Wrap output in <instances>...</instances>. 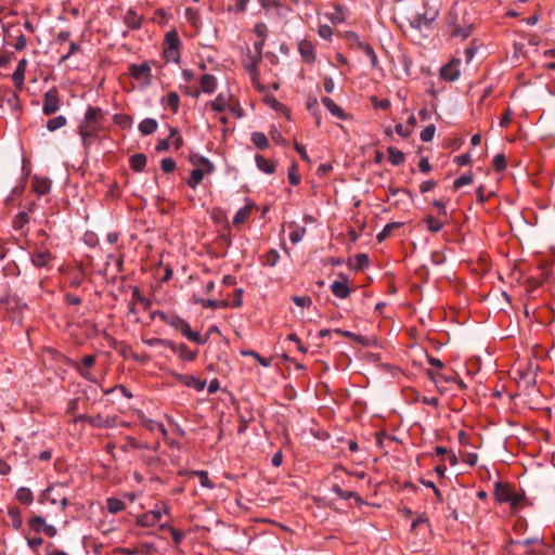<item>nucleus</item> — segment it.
<instances>
[{"mask_svg":"<svg viewBox=\"0 0 555 555\" xmlns=\"http://www.w3.org/2000/svg\"><path fill=\"white\" fill-rule=\"evenodd\" d=\"M470 30H472V25L466 26V27L456 26L452 30V36L461 37L462 39H466L470 35Z\"/></svg>","mask_w":555,"mask_h":555,"instance_id":"64","label":"nucleus"},{"mask_svg":"<svg viewBox=\"0 0 555 555\" xmlns=\"http://www.w3.org/2000/svg\"><path fill=\"white\" fill-rule=\"evenodd\" d=\"M461 60L452 59L448 64L440 68V77L447 81H455L460 78Z\"/></svg>","mask_w":555,"mask_h":555,"instance_id":"7","label":"nucleus"},{"mask_svg":"<svg viewBox=\"0 0 555 555\" xmlns=\"http://www.w3.org/2000/svg\"><path fill=\"white\" fill-rule=\"evenodd\" d=\"M473 183V175L470 172L462 175L461 177L456 178L453 182V190L457 191L464 185Z\"/></svg>","mask_w":555,"mask_h":555,"instance_id":"52","label":"nucleus"},{"mask_svg":"<svg viewBox=\"0 0 555 555\" xmlns=\"http://www.w3.org/2000/svg\"><path fill=\"white\" fill-rule=\"evenodd\" d=\"M340 280L334 281L331 284V291L339 299H346L350 295L348 287V278L344 273L339 274Z\"/></svg>","mask_w":555,"mask_h":555,"instance_id":"8","label":"nucleus"},{"mask_svg":"<svg viewBox=\"0 0 555 555\" xmlns=\"http://www.w3.org/2000/svg\"><path fill=\"white\" fill-rule=\"evenodd\" d=\"M190 162L193 165H201L206 173H212L215 171V165L205 156L199 155L197 153H193L189 157Z\"/></svg>","mask_w":555,"mask_h":555,"instance_id":"16","label":"nucleus"},{"mask_svg":"<svg viewBox=\"0 0 555 555\" xmlns=\"http://www.w3.org/2000/svg\"><path fill=\"white\" fill-rule=\"evenodd\" d=\"M63 488V485H54L49 487L44 492L43 496L51 504H57L61 498V494L57 492V489Z\"/></svg>","mask_w":555,"mask_h":555,"instance_id":"35","label":"nucleus"},{"mask_svg":"<svg viewBox=\"0 0 555 555\" xmlns=\"http://www.w3.org/2000/svg\"><path fill=\"white\" fill-rule=\"evenodd\" d=\"M333 332L338 335H341L344 337H347L362 346H369V339L362 335L352 333L350 331L341 330V328H335Z\"/></svg>","mask_w":555,"mask_h":555,"instance_id":"28","label":"nucleus"},{"mask_svg":"<svg viewBox=\"0 0 555 555\" xmlns=\"http://www.w3.org/2000/svg\"><path fill=\"white\" fill-rule=\"evenodd\" d=\"M8 515L11 518L12 527L14 530L21 529L23 520L21 517V511L18 507H9Z\"/></svg>","mask_w":555,"mask_h":555,"instance_id":"38","label":"nucleus"},{"mask_svg":"<svg viewBox=\"0 0 555 555\" xmlns=\"http://www.w3.org/2000/svg\"><path fill=\"white\" fill-rule=\"evenodd\" d=\"M332 491L340 499L343 500H348L350 498H353L358 503H362V499L360 498V495L354 492V491H347V490H344L337 483H334L332 486Z\"/></svg>","mask_w":555,"mask_h":555,"instance_id":"26","label":"nucleus"},{"mask_svg":"<svg viewBox=\"0 0 555 555\" xmlns=\"http://www.w3.org/2000/svg\"><path fill=\"white\" fill-rule=\"evenodd\" d=\"M205 173H206V171L204 169H201V168L193 169L191 171L190 178L186 181L188 185L191 189L196 190L197 185L203 181Z\"/></svg>","mask_w":555,"mask_h":555,"instance_id":"32","label":"nucleus"},{"mask_svg":"<svg viewBox=\"0 0 555 555\" xmlns=\"http://www.w3.org/2000/svg\"><path fill=\"white\" fill-rule=\"evenodd\" d=\"M113 120L122 129L130 128L132 125V117L127 114H115Z\"/></svg>","mask_w":555,"mask_h":555,"instance_id":"46","label":"nucleus"},{"mask_svg":"<svg viewBox=\"0 0 555 555\" xmlns=\"http://www.w3.org/2000/svg\"><path fill=\"white\" fill-rule=\"evenodd\" d=\"M401 227V223L400 222H390L388 224H386L384 227V229L377 234L376 238L377 241L380 243L383 242L386 237H388L391 233V231L396 228H399Z\"/></svg>","mask_w":555,"mask_h":555,"instance_id":"50","label":"nucleus"},{"mask_svg":"<svg viewBox=\"0 0 555 555\" xmlns=\"http://www.w3.org/2000/svg\"><path fill=\"white\" fill-rule=\"evenodd\" d=\"M427 375L438 387L440 384L450 383H456L461 388L465 387L459 375L451 370L449 372L444 369L438 371L427 370Z\"/></svg>","mask_w":555,"mask_h":555,"instance_id":"3","label":"nucleus"},{"mask_svg":"<svg viewBox=\"0 0 555 555\" xmlns=\"http://www.w3.org/2000/svg\"><path fill=\"white\" fill-rule=\"evenodd\" d=\"M298 50H299V53H300L302 60L306 63L311 64L314 62L315 55H314L313 46L311 42L306 41V40L301 41L298 46Z\"/></svg>","mask_w":555,"mask_h":555,"instance_id":"17","label":"nucleus"},{"mask_svg":"<svg viewBox=\"0 0 555 555\" xmlns=\"http://www.w3.org/2000/svg\"><path fill=\"white\" fill-rule=\"evenodd\" d=\"M47 351L53 357V359L57 360V361H61L62 363L66 364V365H69L72 367H74L81 377H83L85 379H88V380H93L92 377H91V373L90 372H87L85 371L78 362L76 361H73L70 360L69 358H67L65 354L61 353L60 351L53 349V348H48Z\"/></svg>","mask_w":555,"mask_h":555,"instance_id":"6","label":"nucleus"},{"mask_svg":"<svg viewBox=\"0 0 555 555\" xmlns=\"http://www.w3.org/2000/svg\"><path fill=\"white\" fill-rule=\"evenodd\" d=\"M172 351L179 353L180 359L184 361L192 362L197 358V351L190 350L185 344H180L177 346V349Z\"/></svg>","mask_w":555,"mask_h":555,"instance_id":"30","label":"nucleus"},{"mask_svg":"<svg viewBox=\"0 0 555 555\" xmlns=\"http://www.w3.org/2000/svg\"><path fill=\"white\" fill-rule=\"evenodd\" d=\"M387 153H388V160L393 166H399V165L403 164L405 160L404 153L401 152L400 150H398L397 147L389 146L387 149Z\"/></svg>","mask_w":555,"mask_h":555,"instance_id":"29","label":"nucleus"},{"mask_svg":"<svg viewBox=\"0 0 555 555\" xmlns=\"http://www.w3.org/2000/svg\"><path fill=\"white\" fill-rule=\"evenodd\" d=\"M306 234V228L304 227H296L294 231L289 234V240L293 244L299 243Z\"/></svg>","mask_w":555,"mask_h":555,"instance_id":"56","label":"nucleus"},{"mask_svg":"<svg viewBox=\"0 0 555 555\" xmlns=\"http://www.w3.org/2000/svg\"><path fill=\"white\" fill-rule=\"evenodd\" d=\"M438 16L439 10L437 8H431L428 4H425L424 12L414 15L410 21V26L417 30H422L423 27L430 28Z\"/></svg>","mask_w":555,"mask_h":555,"instance_id":"2","label":"nucleus"},{"mask_svg":"<svg viewBox=\"0 0 555 555\" xmlns=\"http://www.w3.org/2000/svg\"><path fill=\"white\" fill-rule=\"evenodd\" d=\"M435 132L436 127L435 125L430 124L422 130L420 138L423 142H430L434 139Z\"/></svg>","mask_w":555,"mask_h":555,"instance_id":"53","label":"nucleus"},{"mask_svg":"<svg viewBox=\"0 0 555 555\" xmlns=\"http://www.w3.org/2000/svg\"><path fill=\"white\" fill-rule=\"evenodd\" d=\"M164 512H167L165 504L156 505L155 509L139 515L135 519L137 525L141 527H152L162 519Z\"/></svg>","mask_w":555,"mask_h":555,"instance_id":"4","label":"nucleus"},{"mask_svg":"<svg viewBox=\"0 0 555 555\" xmlns=\"http://www.w3.org/2000/svg\"><path fill=\"white\" fill-rule=\"evenodd\" d=\"M142 341H143V344H145L150 347L163 346V347L169 348L171 350L177 349L176 343H173L172 340H169V339L153 337V338H143Z\"/></svg>","mask_w":555,"mask_h":555,"instance_id":"27","label":"nucleus"},{"mask_svg":"<svg viewBox=\"0 0 555 555\" xmlns=\"http://www.w3.org/2000/svg\"><path fill=\"white\" fill-rule=\"evenodd\" d=\"M493 168L496 172H501L506 168V158L505 155L500 153L496 154L493 158Z\"/></svg>","mask_w":555,"mask_h":555,"instance_id":"54","label":"nucleus"},{"mask_svg":"<svg viewBox=\"0 0 555 555\" xmlns=\"http://www.w3.org/2000/svg\"><path fill=\"white\" fill-rule=\"evenodd\" d=\"M178 379L184 384L185 386L190 387V388H193L195 390H203L206 386V382L196 377V376H193V375H178Z\"/></svg>","mask_w":555,"mask_h":555,"instance_id":"14","label":"nucleus"},{"mask_svg":"<svg viewBox=\"0 0 555 555\" xmlns=\"http://www.w3.org/2000/svg\"><path fill=\"white\" fill-rule=\"evenodd\" d=\"M370 264V258L366 254H358L354 257V264L353 269L359 271L363 270L364 268L369 267Z\"/></svg>","mask_w":555,"mask_h":555,"instance_id":"49","label":"nucleus"},{"mask_svg":"<svg viewBox=\"0 0 555 555\" xmlns=\"http://www.w3.org/2000/svg\"><path fill=\"white\" fill-rule=\"evenodd\" d=\"M27 64L28 62L26 59L20 60L14 73L12 74V81L14 83V87L18 90L23 89L24 87Z\"/></svg>","mask_w":555,"mask_h":555,"instance_id":"11","label":"nucleus"},{"mask_svg":"<svg viewBox=\"0 0 555 555\" xmlns=\"http://www.w3.org/2000/svg\"><path fill=\"white\" fill-rule=\"evenodd\" d=\"M165 42H166L167 47H170V48H179V46L181 43L179 35L176 30H170L166 34Z\"/></svg>","mask_w":555,"mask_h":555,"instance_id":"51","label":"nucleus"},{"mask_svg":"<svg viewBox=\"0 0 555 555\" xmlns=\"http://www.w3.org/2000/svg\"><path fill=\"white\" fill-rule=\"evenodd\" d=\"M251 142L259 150H264L269 146V141L267 135L263 132H253L250 137Z\"/></svg>","mask_w":555,"mask_h":555,"instance_id":"37","label":"nucleus"},{"mask_svg":"<svg viewBox=\"0 0 555 555\" xmlns=\"http://www.w3.org/2000/svg\"><path fill=\"white\" fill-rule=\"evenodd\" d=\"M91 426L94 427H111L115 423V418H87Z\"/></svg>","mask_w":555,"mask_h":555,"instance_id":"55","label":"nucleus"},{"mask_svg":"<svg viewBox=\"0 0 555 555\" xmlns=\"http://www.w3.org/2000/svg\"><path fill=\"white\" fill-rule=\"evenodd\" d=\"M512 486L508 482H495L494 486V498L499 503H507L511 500Z\"/></svg>","mask_w":555,"mask_h":555,"instance_id":"12","label":"nucleus"},{"mask_svg":"<svg viewBox=\"0 0 555 555\" xmlns=\"http://www.w3.org/2000/svg\"><path fill=\"white\" fill-rule=\"evenodd\" d=\"M347 38L352 42L353 46H356L358 49H360L363 52L371 47V44L369 42L362 41L360 39V37L358 36V34H356L353 31L347 33Z\"/></svg>","mask_w":555,"mask_h":555,"instance_id":"43","label":"nucleus"},{"mask_svg":"<svg viewBox=\"0 0 555 555\" xmlns=\"http://www.w3.org/2000/svg\"><path fill=\"white\" fill-rule=\"evenodd\" d=\"M52 260L53 256L48 249H37L31 254V263L36 268H48Z\"/></svg>","mask_w":555,"mask_h":555,"instance_id":"10","label":"nucleus"},{"mask_svg":"<svg viewBox=\"0 0 555 555\" xmlns=\"http://www.w3.org/2000/svg\"><path fill=\"white\" fill-rule=\"evenodd\" d=\"M371 102L376 109L386 111L391 106V103L388 99L378 100L377 96H372Z\"/></svg>","mask_w":555,"mask_h":555,"instance_id":"59","label":"nucleus"},{"mask_svg":"<svg viewBox=\"0 0 555 555\" xmlns=\"http://www.w3.org/2000/svg\"><path fill=\"white\" fill-rule=\"evenodd\" d=\"M138 128L142 135H150L157 130L158 122L154 118H145L139 124Z\"/></svg>","mask_w":555,"mask_h":555,"instance_id":"23","label":"nucleus"},{"mask_svg":"<svg viewBox=\"0 0 555 555\" xmlns=\"http://www.w3.org/2000/svg\"><path fill=\"white\" fill-rule=\"evenodd\" d=\"M124 22L130 29H139L142 26L143 16L138 15L133 9H129L125 14Z\"/></svg>","mask_w":555,"mask_h":555,"instance_id":"19","label":"nucleus"},{"mask_svg":"<svg viewBox=\"0 0 555 555\" xmlns=\"http://www.w3.org/2000/svg\"><path fill=\"white\" fill-rule=\"evenodd\" d=\"M164 57L166 59L167 62L179 63V61H180L179 48L166 47L164 49Z\"/></svg>","mask_w":555,"mask_h":555,"instance_id":"48","label":"nucleus"},{"mask_svg":"<svg viewBox=\"0 0 555 555\" xmlns=\"http://www.w3.org/2000/svg\"><path fill=\"white\" fill-rule=\"evenodd\" d=\"M60 108V96L56 88L49 89L43 95L42 113L51 116Z\"/></svg>","mask_w":555,"mask_h":555,"instance_id":"5","label":"nucleus"},{"mask_svg":"<svg viewBox=\"0 0 555 555\" xmlns=\"http://www.w3.org/2000/svg\"><path fill=\"white\" fill-rule=\"evenodd\" d=\"M509 498H511V500H508L507 503H509L511 508L518 509L525 500V492L524 491L518 492V491L512 490Z\"/></svg>","mask_w":555,"mask_h":555,"instance_id":"42","label":"nucleus"},{"mask_svg":"<svg viewBox=\"0 0 555 555\" xmlns=\"http://www.w3.org/2000/svg\"><path fill=\"white\" fill-rule=\"evenodd\" d=\"M279 259H280V255H279L278 250L276 249H270L266 254L264 264L269 266V267H274L278 263Z\"/></svg>","mask_w":555,"mask_h":555,"instance_id":"58","label":"nucleus"},{"mask_svg":"<svg viewBox=\"0 0 555 555\" xmlns=\"http://www.w3.org/2000/svg\"><path fill=\"white\" fill-rule=\"evenodd\" d=\"M306 106H307V109L313 116H318L320 109H319V102H318V99L315 96H309Z\"/></svg>","mask_w":555,"mask_h":555,"instance_id":"63","label":"nucleus"},{"mask_svg":"<svg viewBox=\"0 0 555 555\" xmlns=\"http://www.w3.org/2000/svg\"><path fill=\"white\" fill-rule=\"evenodd\" d=\"M192 474L198 477L199 483H201L202 487L207 488V489H214L215 488V485L209 479L208 473L206 470H194V472H192Z\"/></svg>","mask_w":555,"mask_h":555,"instance_id":"45","label":"nucleus"},{"mask_svg":"<svg viewBox=\"0 0 555 555\" xmlns=\"http://www.w3.org/2000/svg\"><path fill=\"white\" fill-rule=\"evenodd\" d=\"M292 300L296 306L301 307V308L310 307L312 304V299L309 296L295 295V296H293Z\"/></svg>","mask_w":555,"mask_h":555,"instance_id":"60","label":"nucleus"},{"mask_svg":"<svg viewBox=\"0 0 555 555\" xmlns=\"http://www.w3.org/2000/svg\"><path fill=\"white\" fill-rule=\"evenodd\" d=\"M201 91L207 94H211L216 91L217 79L211 74H205L201 78Z\"/></svg>","mask_w":555,"mask_h":555,"instance_id":"21","label":"nucleus"},{"mask_svg":"<svg viewBox=\"0 0 555 555\" xmlns=\"http://www.w3.org/2000/svg\"><path fill=\"white\" fill-rule=\"evenodd\" d=\"M106 507L111 514H117L126 508V504L120 499L108 498L106 500Z\"/></svg>","mask_w":555,"mask_h":555,"instance_id":"33","label":"nucleus"},{"mask_svg":"<svg viewBox=\"0 0 555 555\" xmlns=\"http://www.w3.org/2000/svg\"><path fill=\"white\" fill-rule=\"evenodd\" d=\"M146 162L147 157L143 153H135L129 159L130 167L135 172H142L146 166Z\"/></svg>","mask_w":555,"mask_h":555,"instance_id":"22","label":"nucleus"},{"mask_svg":"<svg viewBox=\"0 0 555 555\" xmlns=\"http://www.w3.org/2000/svg\"><path fill=\"white\" fill-rule=\"evenodd\" d=\"M195 304H201L204 308H227L229 306L227 300H217V299H195Z\"/></svg>","mask_w":555,"mask_h":555,"instance_id":"36","label":"nucleus"},{"mask_svg":"<svg viewBox=\"0 0 555 555\" xmlns=\"http://www.w3.org/2000/svg\"><path fill=\"white\" fill-rule=\"evenodd\" d=\"M46 525V519L41 516L36 515L28 520L29 528L37 533L42 532Z\"/></svg>","mask_w":555,"mask_h":555,"instance_id":"41","label":"nucleus"},{"mask_svg":"<svg viewBox=\"0 0 555 555\" xmlns=\"http://www.w3.org/2000/svg\"><path fill=\"white\" fill-rule=\"evenodd\" d=\"M29 222V217L27 211H20L13 219V228L15 230L23 229Z\"/></svg>","mask_w":555,"mask_h":555,"instance_id":"44","label":"nucleus"},{"mask_svg":"<svg viewBox=\"0 0 555 555\" xmlns=\"http://www.w3.org/2000/svg\"><path fill=\"white\" fill-rule=\"evenodd\" d=\"M240 353L243 357H253V359H255L263 367H269L271 365V359L263 358L255 350L242 349Z\"/></svg>","mask_w":555,"mask_h":555,"instance_id":"34","label":"nucleus"},{"mask_svg":"<svg viewBox=\"0 0 555 555\" xmlns=\"http://www.w3.org/2000/svg\"><path fill=\"white\" fill-rule=\"evenodd\" d=\"M321 102L333 116L341 120H347L349 118V115L345 113V111L339 105H337L331 98L323 96L321 99Z\"/></svg>","mask_w":555,"mask_h":555,"instance_id":"13","label":"nucleus"},{"mask_svg":"<svg viewBox=\"0 0 555 555\" xmlns=\"http://www.w3.org/2000/svg\"><path fill=\"white\" fill-rule=\"evenodd\" d=\"M129 73L134 79H145L147 83H151V66L147 62H143L141 64H131L129 66Z\"/></svg>","mask_w":555,"mask_h":555,"instance_id":"9","label":"nucleus"},{"mask_svg":"<svg viewBox=\"0 0 555 555\" xmlns=\"http://www.w3.org/2000/svg\"><path fill=\"white\" fill-rule=\"evenodd\" d=\"M231 98L232 96L230 94L225 95L223 93H219L217 98L210 102L211 109L218 113L225 111L229 106V100Z\"/></svg>","mask_w":555,"mask_h":555,"instance_id":"24","label":"nucleus"},{"mask_svg":"<svg viewBox=\"0 0 555 555\" xmlns=\"http://www.w3.org/2000/svg\"><path fill=\"white\" fill-rule=\"evenodd\" d=\"M255 207V203H247L244 207L240 208L233 218V225L236 227L246 222L251 214L253 208Z\"/></svg>","mask_w":555,"mask_h":555,"instance_id":"15","label":"nucleus"},{"mask_svg":"<svg viewBox=\"0 0 555 555\" xmlns=\"http://www.w3.org/2000/svg\"><path fill=\"white\" fill-rule=\"evenodd\" d=\"M15 498L20 503L26 504V505L31 504L34 501V495H33L31 490L26 487L18 488L16 490Z\"/></svg>","mask_w":555,"mask_h":555,"instance_id":"31","label":"nucleus"},{"mask_svg":"<svg viewBox=\"0 0 555 555\" xmlns=\"http://www.w3.org/2000/svg\"><path fill=\"white\" fill-rule=\"evenodd\" d=\"M166 104L171 108L173 113H177L180 105V98L176 91H171L167 94Z\"/></svg>","mask_w":555,"mask_h":555,"instance_id":"47","label":"nucleus"},{"mask_svg":"<svg viewBox=\"0 0 555 555\" xmlns=\"http://www.w3.org/2000/svg\"><path fill=\"white\" fill-rule=\"evenodd\" d=\"M184 319H182L181 317L179 315H176V314H169L168 319L166 320V324H168L169 326L173 327L175 330L179 331L180 327L183 325L184 323Z\"/></svg>","mask_w":555,"mask_h":555,"instance_id":"57","label":"nucleus"},{"mask_svg":"<svg viewBox=\"0 0 555 555\" xmlns=\"http://www.w3.org/2000/svg\"><path fill=\"white\" fill-rule=\"evenodd\" d=\"M257 168L268 175H272L275 171L274 163L270 162L262 155L257 154L255 157Z\"/></svg>","mask_w":555,"mask_h":555,"instance_id":"25","label":"nucleus"},{"mask_svg":"<svg viewBox=\"0 0 555 555\" xmlns=\"http://www.w3.org/2000/svg\"><path fill=\"white\" fill-rule=\"evenodd\" d=\"M423 222L426 223L427 230L431 233H438L442 229V225H443V223L441 221H439L431 215H427L423 219Z\"/></svg>","mask_w":555,"mask_h":555,"instance_id":"39","label":"nucleus"},{"mask_svg":"<svg viewBox=\"0 0 555 555\" xmlns=\"http://www.w3.org/2000/svg\"><path fill=\"white\" fill-rule=\"evenodd\" d=\"M103 119L104 112L102 108L88 105L85 116L78 125V134L81 138L86 153L89 152L92 143L98 139L99 132L102 130Z\"/></svg>","mask_w":555,"mask_h":555,"instance_id":"1","label":"nucleus"},{"mask_svg":"<svg viewBox=\"0 0 555 555\" xmlns=\"http://www.w3.org/2000/svg\"><path fill=\"white\" fill-rule=\"evenodd\" d=\"M160 167L165 173H170L176 169V162L171 157L164 158L162 159Z\"/></svg>","mask_w":555,"mask_h":555,"instance_id":"61","label":"nucleus"},{"mask_svg":"<svg viewBox=\"0 0 555 555\" xmlns=\"http://www.w3.org/2000/svg\"><path fill=\"white\" fill-rule=\"evenodd\" d=\"M142 426L153 433H158L163 438L167 436L165 425L154 418H142Z\"/></svg>","mask_w":555,"mask_h":555,"instance_id":"18","label":"nucleus"},{"mask_svg":"<svg viewBox=\"0 0 555 555\" xmlns=\"http://www.w3.org/2000/svg\"><path fill=\"white\" fill-rule=\"evenodd\" d=\"M67 124V119L65 116L60 115L53 117L47 121V129L51 132L64 127Z\"/></svg>","mask_w":555,"mask_h":555,"instance_id":"40","label":"nucleus"},{"mask_svg":"<svg viewBox=\"0 0 555 555\" xmlns=\"http://www.w3.org/2000/svg\"><path fill=\"white\" fill-rule=\"evenodd\" d=\"M33 189L38 195H46L51 190V181L47 178L35 176L33 179Z\"/></svg>","mask_w":555,"mask_h":555,"instance_id":"20","label":"nucleus"},{"mask_svg":"<svg viewBox=\"0 0 555 555\" xmlns=\"http://www.w3.org/2000/svg\"><path fill=\"white\" fill-rule=\"evenodd\" d=\"M140 554L151 555L156 552V546L153 542H142L138 545Z\"/></svg>","mask_w":555,"mask_h":555,"instance_id":"62","label":"nucleus"}]
</instances>
